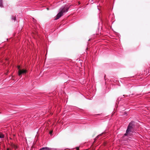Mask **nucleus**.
Wrapping results in <instances>:
<instances>
[{
  "label": "nucleus",
  "mask_w": 150,
  "mask_h": 150,
  "mask_svg": "<svg viewBox=\"0 0 150 150\" xmlns=\"http://www.w3.org/2000/svg\"><path fill=\"white\" fill-rule=\"evenodd\" d=\"M69 9V7L67 6H62L59 9V13L57 14L55 18V20H57L62 16L64 13L67 12Z\"/></svg>",
  "instance_id": "2"
},
{
  "label": "nucleus",
  "mask_w": 150,
  "mask_h": 150,
  "mask_svg": "<svg viewBox=\"0 0 150 150\" xmlns=\"http://www.w3.org/2000/svg\"><path fill=\"white\" fill-rule=\"evenodd\" d=\"M52 132H53V131H50V134L51 135L52 134Z\"/></svg>",
  "instance_id": "10"
},
{
  "label": "nucleus",
  "mask_w": 150,
  "mask_h": 150,
  "mask_svg": "<svg viewBox=\"0 0 150 150\" xmlns=\"http://www.w3.org/2000/svg\"><path fill=\"white\" fill-rule=\"evenodd\" d=\"M0 7L1 8L4 7L3 0H0Z\"/></svg>",
  "instance_id": "5"
},
{
  "label": "nucleus",
  "mask_w": 150,
  "mask_h": 150,
  "mask_svg": "<svg viewBox=\"0 0 150 150\" xmlns=\"http://www.w3.org/2000/svg\"><path fill=\"white\" fill-rule=\"evenodd\" d=\"M4 137V136L3 134H0V138H2Z\"/></svg>",
  "instance_id": "8"
},
{
  "label": "nucleus",
  "mask_w": 150,
  "mask_h": 150,
  "mask_svg": "<svg viewBox=\"0 0 150 150\" xmlns=\"http://www.w3.org/2000/svg\"><path fill=\"white\" fill-rule=\"evenodd\" d=\"M104 134V132H103L102 133H101V134H100L99 135H98V136H97V137H96V139H98V138H99V137H100V136H102Z\"/></svg>",
  "instance_id": "6"
},
{
  "label": "nucleus",
  "mask_w": 150,
  "mask_h": 150,
  "mask_svg": "<svg viewBox=\"0 0 150 150\" xmlns=\"http://www.w3.org/2000/svg\"><path fill=\"white\" fill-rule=\"evenodd\" d=\"M125 96V95H123V96L124 97V96Z\"/></svg>",
  "instance_id": "15"
},
{
  "label": "nucleus",
  "mask_w": 150,
  "mask_h": 150,
  "mask_svg": "<svg viewBox=\"0 0 150 150\" xmlns=\"http://www.w3.org/2000/svg\"><path fill=\"white\" fill-rule=\"evenodd\" d=\"M14 147H15L16 148H17V146H16L14 145Z\"/></svg>",
  "instance_id": "12"
},
{
  "label": "nucleus",
  "mask_w": 150,
  "mask_h": 150,
  "mask_svg": "<svg viewBox=\"0 0 150 150\" xmlns=\"http://www.w3.org/2000/svg\"><path fill=\"white\" fill-rule=\"evenodd\" d=\"M52 149L51 148L45 147L42 148L39 150H51Z\"/></svg>",
  "instance_id": "4"
},
{
  "label": "nucleus",
  "mask_w": 150,
  "mask_h": 150,
  "mask_svg": "<svg viewBox=\"0 0 150 150\" xmlns=\"http://www.w3.org/2000/svg\"><path fill=\"white\" fill-rule=\"evenodd\" d=\"M47 10H49V9H48V8H47Z\"/></svg>",
  "instance_id": "14"
},
{
  "label": "nucleus",
  "mask_w": 150,
  "mask_h": 150,
  "mask_svg": "<svg viewBox=\"0 0 150 150\" xmlns=\"http://www.w3.org/2000/svg\"><path fill=\"white\" fill-rule=\"evenodd\" d=\"M18 74L20 77H22V74H23L24 75L27 72V71L26 69H20V67L19 66H18Z\"/></svg>",
  "instance_id": "3"
},
{
  "label": "nucleus",
  "mask_w": 150,
  "mask_h": 150,
  "mask_svg": "<svg viewBox=\"0 0 150 150\" xmlns=\"http://www.w3.org/2000/svg\"><path fill=\"white\" fill-rule=\"evenodd\" d=\"M11 20H13L14 21H16V18L14 16H12V17H11Z\"/></svg>",
  "instance_id": "7"
},
{
  "label": "nucleus",
  "mask_w": 150,
  "mask_h": 150,
  "mask_svg": "<svg viewBox=\"0 0 150 150\" xmlns=\"http://www.w3.org/2000/svg\"><path fill=\"white\" fill-rule=\"evenodd\" d=\"M76 150H79V147H77L76 148Z\"/></svg>",
  "instance_id": "11"
},
{
  "label": "nucleus",
  "mask_w": 150,
  "mask_h": 150,
  "mask_svg": "<svg viewBox=\"0 0 150 150\" xmlns=\"http://www.w3.org/2000/svg\"><path fill=\"white\" fill-rule=\"evenodd\" d=\"M135 122L134 121H131L129 124L126 130V133L124 134V137H129L131 136L134 133L135 130Z\"/></svg>",
  "instance_id": "1"
},
{
  "label": "nucleus",
  "mask_w": 150,
  "mask_h": 150,
  "mask_svg": "<svg viewBox=\"0 0 150 150\" xmlns=\"http://www.w3.org/2000/svg\"><path fill=\"white\" fill-rule=\"evenodd\" d=\"M32 19H33V22L34 23H35L36 22V20L34 18H32Z\"/></svg>",
  "instance_id": "9"
},
{
  "label": "nucleus",
  "mask_w": 150,
  "mask_h": 150,
  "mask_svg": "<svg viewBox=\"0 0 150 150\" xmlns=\"http://www.w3.org/2000/svg\"><path fill=\"white\" fill-rule=\"evenodd\" d=\"M98 6V10H100L99 8L98 7V6Z\"/></svg>",
  "instance_id": "13"
}]
</instances>
